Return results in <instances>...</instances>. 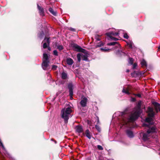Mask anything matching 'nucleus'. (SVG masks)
Instances as JSON below:
<instances>
[{"label": "nucleus", "mask_w": 160, "mask_h": 160, "mask_svg": "<svg viewBox=\"0 0 160 160\" xmlns=\"http://www.w3.org/2000/svg\"><path fill=\"white\" fill-rule=\"evenodd\" d=\"M148 117L145 120V122L148 124L144 123L143 126L148 127L146 132L142 134V139L146 141L151 138H155L156 136L157 130L156 127L153 125V121L152 118L155 115L153 109L151 107L148 108Z\"/></svg>", "instance_id": "obj_1"}, {"label": "nucleus", "mask_w": 160, "mask_h": 160, "mask_svg": "<svg viewBox=\"0 0 160 160\" xmlns=\"http://www.w3.org/2000/svg\"><path fill=\"white\" fill-rule=\"evenodd\" d=\"M141 113L140 108H135L131 114H127L125 112H118L117 114L120 116L121 124L126 127L131 128V124L136 119Z\"/></svg>", "instance_id": "obj_2"}, {"label": "nucleus", "mask_w": 160, "mask_h": 160, "mask_svg": "<svg viewBox=\"0 0 160 160\" xmlns=\"http://www.w3.org/2000/svg\"><path fill=\"white\" fill-rule=\"evenodd\" d=\"M72 112L71 107H68L62 109L61 111V117L64 119L65 122L67 123L68 120L71 117V113Z\"/></svg>", "instance_id": "obj_3"}, {"label": "nucleus", "mask_w": 160, "mask_h": 160, "mask_svg": "<svg viewBox=\"0 0 160 160\" xmlns=\"http://www.w3.org/2000/svg\"><path fill=\"white\" fill-rule=\"evenodd\" d=\"M72 112L71 107H68L62 109L61 111V117L64 119L65 122L67 123L68 120L71 117V113Z\"/></svg>", "instance_id": "obj_4"}, {"label": "nucleus", "mask_w": 160, "mask_h": 160, "mask_svg": "<svg viewBox=\"0 0 160 160\" xmlns=\"http://www.w3.org/2000/svg\"><path fill=\"white\" fill-rule=\"evenodd\" d=\"M84 51L81 53H79L77 55V58L79 62L80 61L81 58H82L83 60L88 61V58L89 56V54L87 52H84Z\"/></svg>", "instance_id": "obj_5"}, {"label": "nucleus", "mask_w": 160, "mask_h": 160, "mask_svg": "<svg viewBox=\"0 0 160 160\" xmlns=\"http://www.w3.org/2000/svg\"><path fill=\"white\" fill-rule=\"evenodd\" d=\"M107 35L112 40L117 41L118 40V39L117 38H114L112 36H116L118 35L119 34L118 32H110L107 33H106Z\"/></svg>", "instance_id": "obj_6"}, {"label": "nucleus", "mask_w": 160, "mask_h": 160, "mask_svg": "<svg viewBox=\"0 0 160 160\" xmlns=\"http://www.w3.org/2000/svg\"><path fill=\"white\" fill-rule=\"evenodd\" d=\"M131 89V87L128 85H126L124 86L122 90V92L128 95H130V92Z\"/></svg>", "instance_id": "obj_7"}, {"label": "nucleus", "mask_w": 160, "mask_h": 160, "mask_svg": "<svg viewBox=\"0 0 160 160\" xmlns=\"http://www.w3.org/2000/svg\"><path fill=\"white\" fill-rule=\"evenodd\" d=\"M71 46L73 49L75 51L81 52H82L83 51H85L84 49H83L80 47L76 44H72Z\"/></svg>", "instance_id": "obj_8"}, {"label": "nucleus", "mask_w": 160, "mask_h": 160, "mask_svg": "<svg viewBox=\"0 0 160 160\" xmlns=\"http://www.w3.org/2000/svg\"><path fill=\"white\" fill-rule=\"evenodd\" d=\"M43 42V48H46L48 46H49L50 44V41L49 38H45L42 41Z\"/></svg>", "instance_id": "obj_9"}, {"label": "nucleus", "mask_w": 160, "mask_h": 160, "mask_svg": "<svg viewBox=\"0 0 160 160\" xmlns=\"http://www.w3.org/2000/svg\"><path fill=\"white\" fill-rule=\"evenodd\" d=\"M49 61H43L42 64V68L45 70L48 68Z\"/></svg>", "instance_id": "obj_10"}, {"label": "nucleus", "mask_w": 160, "mask_h": 160, "mask_svg": "<svg viewBox=\"0 0 160 160\" xmlns=\"http://www.w3.org/2000/svg\"><path fill=\"white\" fill-rule=\"evenodd\" d=\"M87 102V99L86 98H82L80 102V104L82 107H85L86 106Z\"/></svg>", "instance_id": "obj_11"}, {"label": "nucleus", "mask_w": 160, "mask_h": 160, "mask_svg": "<svg viewBox=\"0 0 160 160\" xmlns=\"http://www.w3.org/2000/svg\"><path fill=\"white\" fill-rule=\"evenodd\" d=\"M68 88L69 89L70 95L72 97L73 95V85L72 83H69L68 85Z\"/></svg>", "instance_id": "obj_12"}, {"label": "nucleus", "mask_w": 160, "mask_h": 160, "mask_svg": "<svg viewBox=\"0 0 160 160\" xmlns=\"http://www.w3.org/2000/svg\"><path fill=\"white\" fill-rule=\"evenodd\" d=\"M37 7L40 15L41 16H43L44 15V12L43 8L42 7L40 6L38 4H37Z\"/></svg>", "instance_id": "obj_13"}, {"label": "nucleus", "mask_w": 160, "mask_h": 160, "mask_svg": "<svg viewBox=\"0 0 160 160\" xmlns=\"http://www.w3.org/2000/svg\"><path fill=\"white\" fill-rule=\"evenodd\" d=\"M75 129L76 131L78 133L82 132L83 131L82 127L81 126H77L76 127Z\"/></svg>", "instance_id": "obj_14"}, {"label": "nucleus", "mask_w": 160, "mask_h": 160, "mask_svg": "<svg viewBox=\"0 0 160 160\" xmlns=\"http://www.w3.org/2000/svg\"><path fill=\"white\" fill-rule=\"evenodd\" d=\"M67 64L69 65H72L74 63L73 60L70 58H68L66 60Z\"/></svg>", "instance_id": "obj_15"}, {"label": "nucleus", "mask_w": 160, "mask_h": 160, "mask_svg": "<svg viewBox=\"0 0 160 160\" xmlns=\"http://www.w3.org/2000/svg\"><path fill=\"white\" fill-rule=\"evenodd\" d=\"M155 109L157 112H158V110L160 111V104L156 102L154 104Z\"/></svg>", "instance_id": "obj_16"}, {"label": "nucleus", "mask_w": 160, "mask_h": 160, "mask_svg": "<svg viewBox=\"0 0 160 160\" xmlns=\"http://www.w3.org/2000/svg\"><path fill=\"white\" fill-rule=\"evenodd\" d=\"M43 61H49L48 55L46 53L43 54Z\"/></svg>", "instance_id": "obj_17"}, {"label": "nucleus", "mask_w": 160, "mask_h": 160, "mask_svg": "<svg viewBox=\"0 0 160 160\" xmlns=\"http://www.w3.org/2000/svg\"><path fill=\"white\" fill-rule=\"evenodd\" d=\"M61 77L63 79H66L68 78L67 74L64 72L62 73Z\"/></svg>", "instance_id": "obj_18"}, {"label": "nucleus", "mask_w": 160, "mask_h": 160, "mask_svg": "<svg viewBox=\"0 0 160 160\" xmlns=\"http://www.w3.org/2000/svg\"><path fill=\"white\" fill-rule=\"evenodd\" d=\"M127 134L128 136L130 138H132L133 136L132 132L129 130H127Z\"/></svg>", "instance_id": "obj_19"}, {"label": "nucleus", "mask_w": 160, "mask_h": 160, "mask_svg": "<svg viewBox=\"0 0 160 160\" xmlns=\"http://www.w3.org/2000/svg\"><path fill=\"white\" fill-rule=\"evenodd\" d=\"M127 44V45H128L129 47L131 48H132V46H133V43L131 41H130V40H129L128 41L126 42Z\"/></svg>", "instance_id": "obj_20"}, {"label": "nucleus", "mask_w": 160, "mask_h": 160, "mask_svg": "<svg viewBox=\"0 0 160 160\" xmlns=\"http://www.w3.org/2000/svg\"><path fill=\"white\" fill-rule=\"evenodd\" d=\"M85 134L86 136L89 139H90L91 138V135L89 130H87L86 131Z\"/></svg>", "instance_id": "obj_21"}, {"label": "nucleus", "mask_w": 160, "mask_h": 160, "mask_svg": "<svg viewBox=\"0 0 160 160\" xmlns=\"http://www.w3.org/2000/svg\"><path fill=\"white\" fill-rule=\"evenodd\" d=\"M49 11L53 15L56 16V12H54L53 9L51 8H50L49 9Z\"/></svg>", "instance_id": "obj_22"}, {"label": "nucleus", "mask_w": 160, "mask_h": 160, "mask_svg": "<svg viewBox=\"0 0 160 160\" xmlns=\"http://www.w3.org/2000/svg\"><path fill=\"white\" fill-rule=\"evenodd\" d=\"M141 64L142 67L146 66V62L144 60H142L141 62Z\"/></svg>", "instance_id": "obj_23"}, {"label": "nucleus", "mask_w": 160, "mask_h": 160, "mask_svg": "<svg viewBox=\"0 0 160 160\" xmlns=\"http://www.w3.org/2000/svg\"><path fill=\"white\" fill-rule=\"evenodd\" d=\"M103 45V43L102 42H100L99 43L97 44V45H96V47H99L102 46Z\"/></svg>", "instance_id": "obj_24"}, {"label": "nucleus", "mask_w": 160, "mask_h": 160, "mask_svg": "<svg viewBox=\"0 0 160 160\" xmlns=\"http://www.w3.org/2000/svg\"><path fill=\"white\" fill-rule=\"evenodd\" d=\"M57 48L60 51H61L63 49V47L62 45H59L57 46Z\"/></svg>", "instance_id": "obj_25"}, {"label": "nucleus", "mask_w": 160, "mask_h": 160, "mask_svg": "<svg viewBox=\"0 0 160 160\" xmlns=\"http://www.w3.org/2000/svg\"><path fill=\"white\" fill-rule=\"evenodd\" d=\"M133 59L132 58H129L128 63L129 64H130L131 65L133 63Z\"/></svg>", "instance_id": "obj_26"}, {"label": "nucleus", "mask_w": 160, "mask_h": 160, "mask_svg": "<svg viewBox=\"0 0 160 160\" xmlns=\"http://www.w3.org/2000/svg\"><path fill=\"white\" fill-rule=\"evenodd\" d=\"M101 49L102 51L105 52H108L111 50L106 48H101Z\"/></svg>", "instance_id": "obj_27"}, {"label": "nucleus", "mask_w": 160, "mask_h": 160, "mask_svg": "<svg viewBox=\"0 0 160 160\" xmlns=\"http://www.w3.org/2000/svg\"><path fill=\"white\" fill-rule=\"evenodd\" d=\"M100 36L98 35H96L95 36V38L97 41H99L100 40Z\"/></svg>", "instance_id": "obj_28"}, {"label": "nucleus", "mask_w": 160, "mask_h": 160, "mask_svg": "<svg viewBox=\"0 0 160 160\" xmlns=\"http://www.w3.org/2000/svg\"><path fill=\"white\" fill-rule=\"evenodd\" d=\"M116 42H113L108 44V45L109 46H113L115 45L116 43H117Z\"/></svg>", "instance_id": "obj_29"}, {"label": "nucleus", "mask_w": 160, "mask_h": 160, "mask_svg": "<svg viewBox=\"0 0 160 160\" xmlns=\"http://www.w3.org/2000/svg\"><path fill=\"white\" fill-rule=\"evenodd\" d=\"M97 148L99 150H103V148L101 145H98L97 146Z\"/></svg>", "instance_id": "obj_30"}, {"label": "nucleus", "mask_w": 160, "mask_h": 160, "mask_svg": "<svg viewBox=\"0 0 160 160\" xmlns=\"http://www.w3.org/2000/svg\"><path fill=\"white\" fill-rule=\"evenodd\" d=\"M123 37L124 38H126L127 39H128L129 38V37L128 34L126 33H124V32H123Z\"/></svg>", "instance_id": "obj_31"}, {"label": "nucleus", "mask_w": 160, "mask_h": 160, "mask_svg": "<svg viewBox=\"0 0 160 160\" xmlns=\"http://www.w3.org/2000/svg\"><path fill=\"white\" fill-rule=\"evenodd\" d=\"M53 54L54 55L56 56L58 55V52L56 50H55L53 51Z\"/></svg>", "instance_id": "obj_32"}, {"label": "nucleus", "mask_w": 160, "mask_h": 160, "mask_svg": "<svg viewBox=\"0 0 160 160\" xmlns=\"http://www.w3.org/2000/svg\"><path fill=\"white\" fill-rule=\"evenodd\" d=\"M58 67L56 65H53L52 66V69L53 70H56L57 68Z\"/></svg>", "instance_id": "obj_33"}, {"label": "nucleus", "mask_w": 160, "mask_h": 160, "mask_svg": "<svg viewBox=\"0 0 160 160\" xmlns=\"http://www.w3.org/2000/svg\"><path fill=\"white\" fill-rule=\"evenodd\" d=\"M137 64L136 63H134L133 64V65L132 68L133 69H135L136 68V67H137Z\"/></svg>", "instance_id": "obj_34"}, {"label": "nucleus", "mask_w": 160, "mask_h": 160, "mask_svg": "<svg viewBox=\"0 0 160 160\" xmlns=\"http://www.w3.org/2000/svg\"><path fill=\"white\" fill-rule=\"evenodd\" d=\"M96 122H97V124H98L99 123V118L98 117H97V118H96Z\"/></svg>", "instance_id": "obj_35"}, {"label": "nucleus", "mask_w": 160, "mask_h": 160, "mask_svg": "<svg viewBox=\"0 0 160 160\" xmlns=\"http://www.w3.org/2000/svg\"><path fill=\"white\" fill-rule=\"evenodd\" d=\"M134 95L137 96L138 97L140 98L141 97V95L140 94H135Z\"/></svg>", "instance_id": "obj_36"}, {"label": "nucleus", "mask_w": 160, "mask_h": 160, "mask_svg": "<svg viewBox=\"0 0 160 160\" xmlns=\"http://www.w3.org/2000/svg\"><path fill=\"white\" fill-rule=\"evenodd\" d=\"M131 100L133 102H134L136 101V99L135 98H131Z\"/></svg>", "instance_id": "obj_37"}, {"label": "nucleus", "mask_w": 160, "mask_h": 160, "mask_svg": "<svg viewBox=\"0 0 160 160\" xmlns=\"http://www.w3.org/2000/svg\"><path fill=\"white\" fill-rule=\"evenodd\" d=\"M95 128H97V129H98V131H99V127H98V125H95Z\"/></svg>", "instance_id": "obj_38"}, {"label": "nucleus", "mask_w": 160, "mask_h": 160, "mask_svg": "<svg viewBox=\"0 0 160 160\" xmlns=\"http://www.w3.org/2000/svg\"><path fill=\"white\" fill-rule=\"evenodd\" d=\"M47 48H48V49L49 51H50L51 50V48L50 47H49V46H48V47Z\"/></svg>", "instance_id": "obj_39"}, {"label": "nucleus", "mask_w": 160, "mask_h": 160, "mask_svg": "<svg viewBox=\"0 0 160 160\" xmlns=\"http://www.w3.org/2000/svg\"><path fill=\"white\" fill-rule=\"evenodd\" d=\"M123 32V31L122 30H120L119 31V32Z\"/></svg>", "instance_id": "obj_40"}, {"label": "nucleus", "mask_w": 160, "mask_h": 160, "mask_svg": "<svg viewBox=\"0 0 160 160\" xmlns=\"http://www.w3.org/2000/svg\"><path fill=\"white\" fill-rule=\"evenodd\" d=\"M129 70L128 69V70H127V72H129Z\"/></svg>", "instance_id": "obj_41"}, {"label": "nucleus", "mask_w": 160, "mask_h": 160, "mask_svg": "<svg viewBox=\"0 0 160 160\" xmlns=\"http://www.w3.org/2000/svg\"><path fill=\"white\" fill-rule=\"evenodd\" d=\"M42 35V36L43 35V33H42L41 34Z\"/></svg>", "instance_id": "obj_42"}, {"label": "nucleus", "mask_w": 160, "mask_h": 160, "mask_svg": "<svg viewBox=\"0 0 160 160\" xmlns=\"http://www.w3.org/2000/svg\"><path fill=\"white\" fill-rule=\"evenodd\" d=\"M74 29H73L72 30H73V31H74Z\"/></svg>", "instance_id": "obj_43"}, {"label": "nucleus", "mask_w": 160, "mask_h": 160, "mask_svg": "<svg viewBox=\"0 0 160 160\" xmlns=\"http://www.w3.org/2000/svg\"><path fill=\"white\" fill-rule=\"evenodd\" d=\"M55 143H56V141H55Z\"/></svg>", "instance_id": "obj_44"}, {"label": "nucleus", "mask_w": 160, "mask_h": 160, "mask_svg": "<svg viewBox=\"0 0 160 160\" xmlns=\"http://www.w3.org/2000/svg\"><path fill=\"white\" fill-rule=\"evenodd\" d=\"M159 154L160 155V153H159Z\"/></svg>", "instance_id": "obj_45"}]
</instances>
